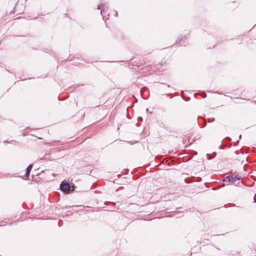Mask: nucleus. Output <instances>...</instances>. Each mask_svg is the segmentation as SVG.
<instances>
[{
    "instance_id": "obj_3",
    "label": "nucleus",
    "mask_w": 256,
    "mask_h": 256,
    "mask_svg": "<svg viewBox=\"0 0 256 256\" xmlns=\"http://www.w3.org/2000/svg\"><path fill=\"white\" fill-rule=\"evenodd\" d=\"M32 166H33L32 164H30L26 168V173H25V176L26 177H28L29 176L30 172V171H31V170H32Z\"/></svg>"
},
{
    "instance_id": "obj_5",
    "label": "nucleus",
    "mask_w": 256,
    "mask_h": 256,
    "mask_svg": "<svg viewBox=\"0 0 256 256\" xmlns=\"http://www.w3.org/2000/svg\"><path fill=\"white\" fill-rule=\"evenodd\" d=\"M223 182H231L230 176H228L224 178V179L223 180Z\"/></svg>"
},
{
    "instance_id": "obj_4",
    "label": "nucleus",
    "mask_w": 256,
    "mask_h": 256,
    "mask_svg": "<svg viewBox=\"0 0 256 256\" xmlns=\"http://www.w3.org/2000/svg\"><path fill=\"white\" fill-rule=\"evenodd\" d=\"M104 4H101L100 6H98V10L102 9L101 10V14L102 15V16H103V13L104 12Z\"/></svg>"
},
{
    "instance_id": "obj_7",
    "label": "nucleus",
    "mask_w": 256,
    "mask_h": 256,
    "mask_svg": "<svg viewBox=\"0 0 256 256\" xmlns=\"http://www.w3.org/2000/svg\"><path fill=\"white\" fill-rule=\"evenodd\" d=\"M182 40H180L179 39L178 40H176V43L178 42V43H180V42H182Z\"/></svg>"
},
{
    "instance_id": "obj_9",
    "label": "nucleus",
    "mask_w": 256,
    "mask_h": 256,
    "mask_svg": "<svg viewBox=\"0 0 256 256\" xmlns=\"http://www.w3.org/2000/svg\"><path fill=\"white\" fill-rule=\"evenodd\" d=\"M254 202L256 203V197L254 198Z\"/></svg>"
},
{
    "instance_id": "obj_6",
    "label": "nucleus",
    "mask_w": 256,
    "mask_h": 256,
    "mask_svg": "<svg viewBox=\"0 0 256 256\" xmlns=\"http://www.w3.org/2000/svg\"><path fill=\"white\" fill-rule=\"evenodd\" d=\"M202 96L203 97V98H206V94L204 92H202Z\"/></svg>"
},
{
    "instance_id": "obj_2",
    "label": "nucleus",
    "mask_w": 256,
    "mask_h": 256,
    "mask_svg": "<svg viewBox=\"0 0 256 256\" xmlns=\"http://www.w3.org/2000/svg\"><path fill=\"white\" fill-rule=\"evenodd\" d=\"M229 176L231 182H234L237 180H239L240 178V176H239L238 174H232V175Z\"/></svg>"
},
{
    "instance_id": "obj_8",
    "label": "nucleus",
    "mask_w": 256,
    "mask_h": 256,
    "mask_svg": "<svg viewBox=\"0 0 256 256\" xmlns=\"http://www.w3.org/2000/svg\"><path fill=\"white\" fill-rule=\"evenodd\" d=\"M193 153H194V154H195V155H196V154H198L197 152H194H194H193Z\"/></svg>"
},
{
    "instance_id": "obj_10",
    "label": "nucleus",
    "mask_w": 256,
    "mask_h": 256,
    "mask_svg": "<svg viewBox=\"0 0 256 256\" xmlns=\"http://www.w3.org/2000/svg\"><path fill=\"white\" fill-rule=\"evenodd\" d=\"M140 119H141V120L142 119V118L141 117H139V118H138V120H140Z\"/></svg>"
},
{
    "instance_id": "obj_1",
    "label": "nucleus",
    "mask_w": 256,
    "mask_h": 256,
    "mask_svg": "<svg viewBox=\"0 0 256 256\" xmlns=\"http://www.w3.org/2000/svg\"><path fill=\"white\" fill-rule=\"evenodd\" d=\"M70 188V184L68 183L62 182L60 186V190L64 192L69 190Z\"/></svg>"
},
{
    "instance_id": "obj_11",
    "label": "nucleus",
    "mask_w": 256,
    "mask_h": 256,
    "mask_svg": "<svg viewBox=\"0 0 256 256\" xmlns=\"http://www.w3.org/2000/svg\"><path fill=\"white\" fill-rule=\"evenodd\" d=\"M241 136H241V135H240V138H241Z\"/></svg>"
}]
</instances>
